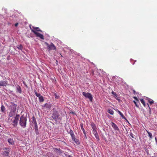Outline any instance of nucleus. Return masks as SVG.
Returning <instances> with one entry per match:
<instances>
[{
    "mask_svg": "<svg viewBox=\"0 0 157 157\" xmlns=\"http://www.w3.org/2000/svg\"><path fill=\"white\" fill-rule=\"evenodd\" d=\"M19 118V115H17L15 117H9L8 122L9 123L11 124L14 127H15L17 125L18 120Z\"/></svg>",
    "mask_w": 157,
    "mask_h": 157,
    "instance_id": "1",
    "label": "nucleus"
},
{
    "mask_svg": "<svg viewBox=\"0 0 157 157\" xmlns=\"http://www.w3.org/2000/svg\"><path fill=\"white\" fill-rule=\"evenodd\" d=\"M26 118L24 116L22 115L20 117V124L21 126L24 128L25 127L26 125Z\"/></svg>",
    "mask_w": 157,
    "mask_h": 157,
    "instance_id": "2",
    "label": "nucleus"
},
{
    "mask_svg": "<svg viewBox=\"0 0 157 157\" xmlns=\"http://www.w3.org/2000/svg\"><path fill=\"white\" fill-rule=\"evenodd\" d=\"M51 107V104L45 103L42 105V108L45 111H47L48 112L49 110H50Z\"/></svg>",
    "mask_w": 157,
    "mask_h": 157,
    "instance_id": "3",
    "label": "nucleus"
},
{
    "mask_svg": "<svg viewBox=\"0 0 157 157\" xmlns=\"http://www.w3.org/2000/svg\"><path fill=\"white\" fill-rule=\"evenodd\" d=\"M82 94L85 98H88L90 101H92L93 98L91 94L88 92H83Z\"/></svg>",
    "mask_w": 157,
    "mask_h": 157,
    "instance_id": "4",
    "label": "nucleus"
},
{
    "mask_svg": "<svg viewBox=\"0 0 157 157\" xmlns=\"http://www.w3.org/2000/svg\"><path fill=\"white\" fill-rule=\"evenodd\" d=\"M59 114L57 111L54 110L53 111L52 117L55 121H57L58 119Z\"/></svg>",
    "mask_w": 157,
    "mask_h": 157,
    "instance_id": "5",
    "label": "nucleus"
},
{
    "mask_svg": "<svg viewBox=\"0 0 157 157\" xmlns=\"http://www.w3.org/2000/svg\"><path fill=\"white\" fill-rule=\"evenodd\" d=\"M45 44L47 46L48 49L49 50H54L56 49V47L52 43H51L50 45L47 42H45Z\"/></svg>",
    "mask_w": 157,
    "mask_h": 157,
    "instance_id": "6",
    "label": "nucleus"
},
{
    "mask_svg": "<svg viewBox=\"0 0 157 157\" xmlns=\"http://www.w3.org/2000/svg\"><path fill=\"white\" fill-rule=\"evenodd\" d=\"M31 31L36 35V37H39L42 40H44V36L42 34L37 32L33 29H32Z\"/></svg>",
    "mask_w": 157,
    "mask_h": 157,
    "instance_id": "7",
    "label": "nucleus"
},
{
    "mask_svg": "<svg viewBox=\"0 0 157 157\" xmlns=\"http://www.w3.org/2000/svg\"><path fill=\"white\" fill-rule=\"evenodd\" d=\"M4 150H5L2 153V155L5 156H8L10 152V149L8 148H3Z\"/></svg>",
    "mask_w": 157,
    "mask_h": 157,
    "instance_id": "8",
    "label": "nucleus"
},
{
    "mask_svg": "<svg viewBox=\"0 0 157 157\" xmlns=\"http://www.w3.org/2000/svg\"><path fill=\"white\" fill-rule=\"evenodd\" d=\"M10 107L11 110L15 111L17 109V105L13 102H11L10 103Z\"/></svg>",
    "mask_w": 157,
    "mask_h": 157,
    "instance_id": "9",
    "label": "nucleus"
},
{
    "mask_svg": "<svg viewBox=\"0 0 157 157\" xmlns=\"http://www.w3.org/2000/svg\"><path fill=\"white\" fill-rule=\"evenodd\" d=\"M133 98L136 100V101L137 102H136V101H133V102L135 104V105L137 107V108H139V105L138 104H137V102H138V103L139 104L140 103V102L138 100V98H137L136 97H133Z\"/></svg>",
    "mask_w": 157,
    "mask_h": 157,
    "instance_id": "10",
    "label": "nucleus"
},
{
    "mask_svg": "<svg viewBox=\"0 0 157 157\" xmlns=\"http://www.w3.org/2000/svg\"><path fill=\"white\" fill-rule=\"evenodd\" d=\"M16 114V111H13L11 110L9 113V117H14V116Z\"/></svg>",
    "mask_w": 157,
    "mask_h": 157,
    "instance_id": "11",
    "label": "nucleus"
},
{
    "mask_svg": "<svg viewBox=\"0 0 157 157\" xmlns=\"http://www.w3.org/2000/svg\"><path fill=\"white\" fill-rule=\"evenodd\" d=\"M92 131H93V133L96 139L98 140H99V138L98 136V133H97V130H93Z\"/></svg>",
    "mask_w": 157,
    "mask_h": 157,
    "instance_id": "12",
    "label": "nucleus"
},
{
    "mask_svg": "<svg viewBox=\"0 0 157 157\" xmlns=\"http://www.w3.org/2000/svg\"><path fill=\"white\" fill-rule=\"evenodd\" d=\"M7 81H0V86H6L7 84Z\"/></svg>",
    "mask_w": 157,
    "mask_h": 157,
    "instance_id": "13",
    "label": "nucleus"
},
{
    "mask_svg": "<svg viewBox=\"0 0 157 157\" xmlns=\"http://www.w3.org/2000/svg\"><path fill=\"white\" fill-rule=\"evenodd\" d=\"M111 124L112 126L113 127V128L115 130L117 131H118L119 130V129L118 128V127L114 123L112 122Z\"/></svg>",
    "mask_w": 157,
    "mask_h": 157,
    "instance_id": "14",
    "label": "nucleus"
},
{
    "mask_svg": "<svg viewBox=\"0 0 157 157\" xmlns=\"http://www.w3.org/2000/svg\"><path fill=\"white\" fill-rule=\"evenodd\" d=\"M54 150L56 152V153L59 154L62 153L63 152L61 150L60 148H53Z\"/></svg>",
    "mask_w": 157,
    "mask_h": 157,
    "instance_id": "15",
    "label": "nucleus"
},
{
    "mask_svg": "<svg viewBox=\"0 0 157 157\" xmlns=\"http://www.w3.org/2000/svg\"><path fill=\"white\" fill-rule=\"evenodd\" d=\"M118 113L119 114L121 115V117H122V118L123 119H124L127 120V119L126 118L124 117V116L123 115L122 113L120 112L119 110H117Z\"/></svg>",
    "mask_w": 157,
    "mask_h": 157,
    "instance_id": "16",
    "label": "nucleus"
},
{
    "mask_svg": "<svg viewBox=\"0 0 157 157\" xmlns=\"http://www.w3.org/2000/svg\"><path fill=\"white\" fill-rule=\"evenodd\" d=\"M33 29L35 30V31H39V32H42V30H41L39 28V27H33ZM31 29L32 30V29Z\"/></svg>",
    "mask_w": 157,
    "mask_h": 157,
    "instance_id": "17",
    "label": "nucleus"
},
{
    "mask_svg": "<svg viewBox=\"0 0 157 157\" xmlns=\"http://www.w3.org/2000/svg\"><path fill=\"white\" fill-rule=\"evenodd\" d=\"M17 90L18 92L20 94L21 93L22 90L21 87L19 86H18L17 87Z\"/></svg>",
    "mask_w": 157,
    "mask_h": 157,
    "instance_id": "18",
    "label": "nucleus"
},
{
    "mask_svg": "<svg viewBox=\"0 0 157 157\" xmlns=\"http://www.w3.org/2000/svg\"><path fill=\"white\" fill-rule=\"evenodd\" d=\"M91 126L93 129V130H97V128L95 124L94 123H91Z\"/></svg>",
    "mask_w": 157,
    "mask_h": 157,
    "instance_id": "19",
    "label": "nucleus"
},
{
    "mask_svg": "<svg viewBox=\"0 0 157 157\" xmlns=\"http://www.w3.org/2000/svg\"><path fill=\"white\" fill-rule=\"evenodd\" d=\"M8 142L11 144H13L14 143V141L13 139L10 138L8 140Z\"/></svg>",
    "mask_w": 157,
    "mask_h": 157,
    "instance_id": "20",
    "label": "nucleus"
},
{
    "mask_svg": "<svg viewBox=\"0 0 157 157\" xmlns=\"http://www.w3.org/2000/svg\"><path fill=\"white\" fill-rule=\"evenodd\" d=\"M1 111L3 113H6V108L3 105H2L1 107Z\"/></svg>",
    "mask_w": 157,
    "mask_h": 157,
    "instance_id": "21",
    "label": "nucleus"
},
{
    "mask_svg": "<svg viewBox=\"0 0 157 157\" xmlns=\"http://www.w3.org/2000/svg\"><path fill=\"white\" fill-rule=\"evenodd\" d=\"M33 122L34 123V125L36 126L37 124L36 119L34 117H33Z\"/></svg>",
    "mask_w": 157,
    "mask_h": 157,
    "instance_id": "22",
    "label": "nucleus"
},
{
    "mask_svg": "<svg viewBox=\"0 0 157 157\" xmlns=\"http://www.w3.org/2000/svg\"><path fill=\"white\" fill-rule=\"evenodd\" d=\"M39 99L40 102H43L44 101V98L42 96H41L39 98Z\"/></svg>",
    "mask_w": 157,
    "mask_h": 157,
    "instance_id": "23",
    "label": "nucleus"
},
{
    "mask_svg": "<svg viewBox=\"0 0 157 157\" xmlns=\"http://www.w3.org/2000/svg\"><path fill=\"white\" fill-rule=\"evenodd\" d=\"M34 93L39 98L41 96V94L39 93H38L36 90H34Z\"/></svg>",
    "mask_w": 157,
    "mask_h": 157,
    "instance_id": "24",
    "label": "nucleus"
},
{
    "mask_svg": "<svg viewBox=\"0 0 157 157\" xmlns=\"http://www.w3.org/2000/svg\"><path fill=\"white\" fill-rule=\"evenodd\" d=\"M148 135V136L150 137V139L151 140L152 138V134L150 132H149L147 131H146Z\"/></svg>",
    "mask_w": 157,
    "mask_h": 157,
    "instance_id": "25",
    "label": "nucleus"
},
{
    "mask_svg": "<svg viewBox=\"0 0 157 157\" xmlns=\"http://www.w3.org/2000/svg\"><path fill=\"white\" fill-rule=\"evenodd\" d=\"M108 112L111 115H113V114L114 112L111 109H109Z\"/></svg>",
    "mask_w": 157,
    "mask_h": 157,
    "instance_id": "26",
    "label": "nucleus"
},
{
    "mask_svg": "<svg viewBox=\"0 0 157 157\" xmlns=\"http://www.w3.org/2000/svg\"><path fill=\"white\" fill-rule=\"evenodd\" d=\"M17 48H18L19 49L22 50L23 48V47L22 45L20 44L18 45L17 47Z\"/></svg>",
    "mask_w": 157,
    "mask_h": 157,
    "instance_id": "27",
    "label": "nucleus"
},
{
    "mask_svg": "<svg viewBox=\"0 0 157 157\" xmlns=\"http://www.w3.org/2000/svg\"><path fill=\"white\" fill-rule=\"evenodd\" d=\"M140 101L141 103L143 105L145 106V101L143 99H140Z\"/></svg>",
    "mask_w": 157,
    "mask_h": 157,
    "instance_id": "28",
    "label": "nucleus"
},
{
    "mask_svg": "<svg viewBox=\"0 0 157 157\" xmlns=\"http://www.w3.org/2000/svg\"><path fill=\"white\" fill-rule=\"evenodd\" d=\"M73 140H74L75 142V143L77 144H78L79 143V142L78 140V139H76V138L74 139Z\"/></svg>",
    "mask_w": 157,
    "mask_h": 157,
    "instance_id": "29",
    "label": "nucleus"
},
{
    "mask_svg": "<svg viewBox=\"0 0 157 157\" xmlns=\"http://www.w3.org/2000/svg\"><path fill=\"white\" fill-rule=\"evenodd\" d=\"M69 133L71 136L74 135L73 131L71 129H70V130Z\"/></svg>",
    "mask_w": 157,
    "mask_h": 157,
    "instance_id": "30",
    "label": "nucleus"
},
{
    "mask_svg": "<svg viewBox=\"0 0 157 157\" xmlns=\"http://www.w3.org/2000/svg\"><path fill=\"white\" fill-rule=\"evenodd\" d=\"M148 101L150 105H151L152 104L154 103V101L152 100L151 101L149 100Z\"/></svg>",
    "mask_w": 157,
    "mask_h": 157,
    "instance_id": "31",
    "label": "nucleus"
},
{
    "mask_svg": "<svg viewBox=\"0 0 157 157\" xmlns=\"http://www.w3.org/2000/svg\"><path fill=\"white\" fill-rule=\"evenodd\" d=\"M82 131H83L84 134L85 135V137H86V138H87V137L86 136V132H85V130H82Z\"/></svg>",
    "mask_w": 157,
    "mask_h": 157,
    "instance_id": "32",
    "label": "nucleus"
},
{
    "mask_svg": "<svg viewBox=\"0 0 157 157\" xmlns=\"http://www.w3.org/2000/svg\"><path fill=\"white\" fill-rule=\"evenodd\" d=\"M80 126H81V129L82 130V131L85 130L84 128L83 127V126L82 124H80Z\"/></svg>",
    "mask_w": 157,
    "mask_h": 157,
    "instance_id": "33",
    "label": "nucleus"
},
{
    "mask_svg": "<svg viewBox=\"0 0 157 157\" xmlns=\"http://www.w3.org/2000/svg\"><path fill=\"white\" fill-rule=\"evenodd\" d=\"M71 136L73 140L75 138L74 134Z\"/></svg>",
    "mask_w": 157,
    "mask_h": 157,
    "instance_id": "34",
    "label": "nucleus"
},
{
    "mask_svg": "<svg viewBox=\"0 0 157 157\" xmlns=\"http://www.w3.org/2000/svg\"><path fill=\"white\" fill-rule=\"evenodd\" d=\"M35 129L36 130H38V127L37 126V124H36V125H35Z\"/></svg>",
    "mask_w": 157,
    "mask_h": 157,
    "instance_id": "35",
    "label": "nucleus"
},
{
    "mask_svg": "<svg viewBox=\"0 0 157 157\" xmlns=\"http://www.w3.org/2000/svg\"><path fill=\"white\" fill-rule=\"evenodd\" d=\"M112 94H113L114 95H116V94L115 92H113V91L112 92Z\"/></svg>",
    "mask_w": 157,
    "mask_h": 157,
    "instance_id": "36",
    "label": "nucleus"
},
{
    "mask_svg": "<svg viewBox=\"0 0 157 157\" xmlns=\"http://www.w3.org/2000/svg\"><path fill=\"white\" fill-rule=\"evenodd\" d=\"M148 106L149 107V113H151V108L149 107V105L148 104Z\"/></svg>",
    "mask_w": 157,
    "mask_h": 157,
    "instance_id": "37",
    "label": "nucleus"
},
{
    "mask_svg": "<svg viewBox=\"0 0 157 157\" xmlns=\"http://www.w3.org/2000/svg\"><path fill=\"white\" fill-rule=\"evenodd\" d=\"M18 25V23H16L15 24V26H16V27H17Z\"/></svg>",
    "mask_w": 157,
    "mask_h": 157,
    "instance_id": "38",
    "label": "nucleus"
},
{
    "mask_svg": "<svg viewBox=\"0 0 157 157\" xmlns=\"http://www.w3.org/2000/svg\"><path fill=\"white\" fill-rule=\"evenodd\" d=\"M133 94H136V92L135 91V90H133Z\"/></svg>",
    "mask_w": 157,
    "mask_h": 157,
    "instance_id": "39",
    "label": "nucleus"
},
{
    "mask_svg": "<svg viewBox=\"0 0 157 157\" xmlns=\"http://www.w3.org/2000/svg\"><path fill=\"white\" fill-rule=\"evenodd\" d=\"M155 139L156 142V144H157V139L156 137L155 138Z\"/></svg>",
    "mask_w": 157,
    "mask_h": 157,
    "instance_id": "40",
    "label": "nucleus"
}]
</instances>
